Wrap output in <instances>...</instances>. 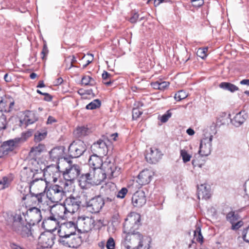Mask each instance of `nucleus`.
Here are the masks:
<instances>
[{"instance_id": "nucleus-42", "label": "nucleus", "mask_w": 249, "mask_h": 249, "mask_svg": "<svg viewBox=\"0 0 249 249\" xmlns=\"http://www.w3.org/2000/svg\"><path fill=\"white\" fill-rule=\"evenodd\" d=\"M180 156H181L183 161L184 163H186L190 161L191 156L189 154L187 151L184 149L180 150Z\"/></svg>"}, {"instance_id": "nucleus-24", "label": "nucleus", "mask_w": 249, "mask_h": 249, "mask_svg": "<svg viewBox=\"0 0 249 249\" xmlns=\"http://www.w3.org/2000/svg\"><path fill=\"white\" fill-rule=\"evenodd\" d=\"M152 175L149 170H143L139 174L137 182L141 186L148 184L151 180Z\"/></svg>"}, {"instance_id": "nucleus-53", "label": "nucleus", "mask_w": 249, "mask_h": 249, "mask_svg": "<svg viewBox=\"0 0 249 249\" xmlns=\"http://www.w3.org/2000/svg\"><path fill=\"white\" fill-rule=\"evenodd\" d=\"M243 224V222L241 220L237 221L235 223L231 224V229L233 230L239 229Z\"/></svg>"}, {"instance_id": "nucleus-50", "label": "nucleus", "mask_w": 249, "mask_h": 249, "mask_svg": "<svg viewBox=\"0 0 249 249\" xmlns=\"http://www.w3.org/2000/svg\"><path fill=\"white\" fill-rule=\"evenodd\" d=\"M242 236L245 242L249 243V226L243 231Z\"/></svg>"}, {"instance_id": "nucleus-54", "label": "nucleus", "mask_w": 249, "mask_h": 249, "mask_svg": "<svg viewBox=\"0 0 249 249\" xmlns=\"http://www.w3.org/2000/svg\"><path fill=\"white\" fill-rule=\"evenodd\" d=\"M193 6L200 7L204 4V0H191Z\"/></svg>"}, {"instance_id": "nucleus-10", "label": "nucleus", "mask_w": 249, "mask_h": 249, "mask_svg": "<svg viewBox=\"0 0 249 249\" xmlns=\"http://www.w3.org/2000/svg\"><path fill=\"white\" fill-rule=\"evenodd\" d=\"M58 242L61 245L70 248L76 249L82 243V239L81 236L75 234L70 236L59 238Z\"/></svg>"}, {"instance_id": "nucleus-60", "label": "nucleus", "mask_w": 249, "mask_h": 249, "mask_svg": "<svg viewBox=\"0 0 249 249\" xmlns=\"http://www.w3.org/2000/svg\"><path fill=\"white\" fill-rule=\"evenodd\" d=\"M151 85L154 89L160 90V81L153 82Z\"/></svg>"}, {"instance_id": "nucleus-62", "label": "nucleus", "mask_w": 249, "mask_h": 249, "mask_svg": "<svg viewBox=\"0 0 249 249\" xmlns=\"http://www.w3.org/2000/svg\"><path fill=\"white\" fill-rule=\"evenodd\" d=\"M10 247L12 249H23L20 246L17 245L14 243H11L10 244Z\"/></svg>"}, {"instance_id": "nucleus-28", "label": "nucleus", "mask_w": 249, "mask_h": 249, "mask_svg": "<svg viewBox=\"0 0 249 249\" xmlns=\"http://www.w3.org/2000/svg\"><path fill=\"white\" fill-rule=\"evenodd\" d=\"M31 189V188L29 184L22 183L18 186V190L20 193L21 200L24 202L32 193Z\"/></svg>"}, {"instance_id": "nucleus-40", "label": "nucleus", "mask_w": 249, "mask_h": 249, "mask_svg": "<svg viewBox=\"0 0 249 249\" xmlns=\"http://www.w3.org/2000/svg\"><path fill=\"white\" fill-rule=\"evenodd\" d=\"M194 237L197 242L202 244L203 242V237L201 233V229L200 227H197L194 231Z\"/></svg>"}, {"instance_id": "nucleus-6", "label": "nucleus", "mask_w": 249, "mask_h": 249, "mask_svg": "<svg viewBox=\"0 0 249 249\" xmlns=\"http://www.w3.org/2000/svg\"><path fill=\"white\" fill-rule=\"evenodd\" d=\"M65 160L68 163V166L63 172V178L66 181L72 182L80 175L81 169L79 165L72 164V161L68 160V158Z\"/></svg>"}, {"instance_id": "nucleus-44", "label": "nucleus", "mask_w": 249, "mask_h": 249, "mask_svg": "<svg viewBox=\"0 0 249 249\" xmlns=\"http://www.w3.org/2000/svg\"><path fill=\"white\" fill-rule=\"evenodd\" d=\"M207 48H199L196 52V54L202 59H204L207 56Z\"/></svg>"}, {"instance_id": "nucleus-18", "label": "nucleus", "mask_w": 249, "mask_h": 249, "mask_svg": "<svg viewBox=\"0 0 249 249\" xmlns=\"http://www.w3.org/2000/svg\"><path fill=\"white\" fill-rule=\"evenodd\" d=\"M55 235L51 232H44L40 234L38 240L41 247L43 248H51L54 244Z\"/></svg>"}, {"instance_id": "nucleus-17", "label": "nucleus", "mask_w": 249, "mask_h": 249, "mask_svg": "<svg viewBox=\"0 0 249 249\" xmlns=\"http://www.w3.org/2000/svg\"><path fill=\"white\" fill-rule=\"evenodd\" d=\"M91 150L99 156H106L108 152V147L107 142L103 140H99L95 142L91 146Z\"/></svg>"}, {"instance_id": "nucleus-30", "label": "nucleus", "mask_w": 249, "mask_h": 249, "mask_svg": "<svg viewBox=\"0 0 249 249\" xmlns=\"http://www.w3.org/2000/svg\"><path fill=\"white\" fill-rule=\"evenodd\" d=\"M50 159L53 161L57 162L62 156V150L59 147L52 149L49 152Z\"/></svg>"}, {"instance_id": "nucleus-56", "label": "nucleus", "mask_w": 249, "mask_h": 249, "mask_svg": "<svg viewBox=\"0 0 249 249\" xmlns=\"http://www.w3.org/2000/svg\"><path fill=\"white\" fill-rule=\"evenodd\" d=\"M116 196L115 193L112 192V194L109 196H107L105 198V199H104L105 201V203L107 202H111L113 201Z\"/></svg>"}, {"instance_id": "nucleus-22", "label": "nucleus", "mask_w": 249, "mask_h": 249, "mask_svg": "<svg viewBox=\"0 0 249 249\" xmlns=\"http://www.w3.org/2000/svg\"><path fill=\"white\" fill-rule=\"evenodd\" d=\"M145 193L143 191H137L132 197V203L135 207H141L146 203Z\"/></svg>"}, {"instance_id": "nucleus-49", "label": "nucleus", "mask_w": 249, "mask_h": 249, "mask_svg": "<svg viewBox=\"0 0 249 249\" xmlns=\"http://www.w3.org/2000/svg\"><path fill=\"white\" fill-rule=\"evenodd\" d=\"M127 192L128 190L127 189V188L124 187L122 188L119 191H118L117 194L116 195V196L118 198H124L125 197L126 194L127 193Z\"/></svg>"}, {"instance_id": "nucleus-39", "label": "nucleus", "mask_w": 249, "mask_h": 249, "mask_svg": "<svg viewBox=\"0 0 249 249\" xmlns=\"http://www.w3.org/2000/svg\"><path fill=\"white\" fill-rule=\"evenodd\" d=\"M101 101L99 99H95L88 104L86 106V108L87 109L92 110L99 107L101 106Z\"/></svg>"}, {"instance_id": "nucleus-12", "label": "nucleus", "mask_w": 249, "mask_h": 249, "mask_svg": "<svg viewBox=\"0 0 249 249\" xmlns=\"http://www.w3.org/2000/svg\"><path fill=\"white\" fill-rule=\"evenodd\" d=\"M58 168L55 166H48L44 171V177L46 182H55L60 176Z\"/></svg>"}, {"instance_id": "nucleus-45", "label": "nucleus", "mask_w": 249, "mask_h": 249, "mask_svg": "<svg viewBox=\"0 0 249 249\" xmlns=\"http://www.w3.org/2000/svg\"><path fill=\"white\" fill-rule=\"evenodd\" d=\"M172 113L170 110H167L165 114L160 117V121L161 122L164 123L167 122L169 119L171 117Z\"/></svg>"}, {"instance_id": "nucleus-14", "label": "nucleus", "mask_w": 249, "mask_h": 249, "mask_svg": "<svg viewBox=\"0 0 249 249\" xmlns=\"http://www.w3.org/2000/svg\"><path fill=\"white\" fill-rule=\"evenodd\" d=\"M28 222L30 225L37 224L42 219L41 211L36 207H33L26 211Z\"/></svg>"}, {"instance_id": "nucleus-9", "label": "nucleus", "mask_w": 249, "mask_h": 249, "mask_svg": "<svg viewBox=\"0 0 249 249\" xmlns=\"http://www.w3.org/2000/svg\"><path fill=\"white\" fill-rule=\"evenodd\" d=\"M46 195L51 202H58L65 196V192L62 187L55 184L49 187Z\"/></svg>"}, {"instance_id": "nucleus-25", "label": "nucleus", "mask_w": 249, "mask_h": 249, "mask_svg": "<svg viewBox=\"0 0 249 249\" xmlns=\"http://www.w3.org/2000/svg\"><path fill=\"white\" fill-rule=\"evenodd\" d=\"M46 148V146L44 144L39 143L38 144H36L34 146H33L29 153V157L34 160V161L36 163L38 164V162L36 161V158L39 156L41 153L43 152Z\"/></svg>"}, {"instance_id": "nucleus-34", "label": "nucleus", "mask_w": 249, "mask_h": 249, "mask_svg": "<svg viewBox=\"0 0 249 249\" xmlns=\"http://www.w3.org/2000/svg\"><path fill=\"white\" fill-rule=\"evenodd\" d=\"M219 87L224 89L230 91L231 92H233L239 89L236 86L228 82H222L220 84Z\"/></svg>"}, {"instance_id": "nucleus-41", "label": "nucleus", "mask_w": 249, "mask_h": 249, "mask_svg": "<svg viewBox=\"0 0 249 249\" xmlns=\"http://www.w3.org/2000/svg\"><path fill=\"white\" fill-rule=\"evenodd\" d=\"M187 96V95L186 92L183 90H180L175 94L174 98L176 101H180L186 98Z\"/></svg>"}, {"instance_id": "nucleus-51", "label": "nucleus", "mask_w": 249, "mask_h": 249, "mask_svg": "<svg viewBox=\"0 0 249 249\" xmlns=\"http://www.w3.org/2000/svg\"><path fill=\"white\" fill-rule=\"evenodd\" d=\"M94 80L89 76H84L81 80V82L83 85L86 86L89 85V83L91 82Z\"/></svg>"}, {"instance_id": "nucleus-58", "label": "nucleus", "mask_w": 249, "mask_h": 249, "mask_svg": "<svg viewBox=\"0 0 249 249\" xmlns=\"http://www.w3.org/2000/svg\"><path fill=\"white\" fill-rule=\"evenodd\" d=\"M163 2H172V1L171 0H154V4L155 6L157 7Z\"/></svg>"}, {"instance_id": "nucleus-16", "label": "nucleus", "mask_w": 249, "mask_h": 249, "mask_svg": "<svg viewBox=\"0 0 249 249\" xmlns=\"http://www.w3.org/2000/svg\"><path fill=\"white\" fill-rule=\"evenodd\" d=\"M75 226L73 222H70L61 225L58 231L59 238L76 234Z\"/></svg>"}, {"instance_id": "nucleus-64", "label": "nucleus", "mask_w": 249, "mask_h": 249, "mask_svg": "<svg viewBox=\"0 0 249 249\" xmlns=\"http://www.w3.org/2000/svg\"><path fill=\"white\" fill-rule=\"evenodd\" d=\"M241 85H246L249 86V79H243L240 82Z\"/></svg>"}, {"instance_id": "nucleus-29", "label": "nucleus", "mask_w": 249, "mask_h": 249, "mask_svg": "<svg viewBox=\"0 0 249 249\" xmlns=\"http://www.w3.org/2000/svg\"><path fill=\"white\" fill-rule=\"evenodd\" d=\"M102 157L96 153L94 154L90 157L89 160V164L93 166L92 168H100L103 165Z\"/></svg>"}, {"instance_id": "nucleus-2", "label": "nucleus", "mask_w": 249, "mask_h": 249, "mask_svg": "<svg viewBox=\"0 0 249 249\" xmlns=\"http://www.w3.org/2000/svg\"><path fill=\"white\" fill-rule=\"evenodd\" d=\"M51 215L45 218L42 223V227L47 231H53L58 223V220L64 218L65 214L68 213V210L63 204H55L48 207Z\"/></svg>"}, {"instance_id": "nucleus-21", "label": "nucleus", "mask_w": 249, "mask_h": 249, "mask_svg": "<svg viewBox=\"0 0 249 249\" xmlns=\"http://www.w3.org/2000/svg\"><path fill=\"white\" fill-rule=\"evenodd\" d=\"M163 154L158 148L154 147L150 148V152L145 156L147 162L150 163L155 164L161 158Z\"/></svg>"}, {"instance_id": "nucleus-1", "label": "nucleus", "mask_w": 249, "mask_h": 249, "mask_svg": "<svg viewBox=\"0 0 249 249\" xmlns=\"http://www.w3.org/2000/svg\"><path fill=\"white\" fill-rule=\"evenodd\" d=\"M140 220V215L136 214L133 219L131 217L130 221L126 220L124 224V232L126 236L123 244L126 249H145L142 244L143 236L139 232H135L132 226L133 225L135 229L138 228Z\"/></svg>"}, {"instance_id": "nucleus-61", "label": "nucleus", "mask_w": 249, "mask_h": 249, "mask_svg": "<svg viewBox=\"0 0 249 249\" xmlns=\"http://www.w3.org/2000/svg\"><path fill=\"white\" fill-rule=\"evenodd\" d=\"M45 97L44 100L47 102H50L52 100L53 97L48 93L44 94Z\"/></svg>"}, {"instance_id": "nucleus-37", "label": "nucleus", "mask_w": 249, "mask_h": 249, "mask_svg": "<svg viewBox=\"0 0 249 249\" xmlns=\"http://www.w3.org/2000/svg\"><path fill=\"white\" fill-rule=\"evenodd\" d=\"M47 132L46 130H43L41 131H37L35 134L34 140L35 142L37 143L44 140L47 136Z\"/></svg>"}, {"instance_id": "nucleus-19", "label": "nucleus", "mask_w": 249, "mask_h": 249, "mask_svg": "<svg viewBox=\"0 0 249 249\" xmlns=\"http://www.w3.org/2000/svg\"><path fill=\"white\" fill-rule=\"evenodd\" d=\"M22 141L21 138H16L3 142L0 146V152L2 155H7L9 152L12 151L14 148Z\"/></svg>"}, {"instance_id": "nucleus-13", "label": "nucleus", "mask_w": 249, "mask_h": 249, "mask_svg": "<svg viewBox=\"0 0 249 249\" xmlns=\"http://www.w3.org/2000/svg\"><path fill=\"white\" fill-rule=\"evenodd\" d=\"M78 182L80 187L83 189H87L94 185L91 168L79 177Z\"/></svg>"}, {"instance_id": "nucleus-20", "label": "nucleus", "mask_w": 249, "mask_h": 249, "mask_svg": "<svg viewBox=\"0 0 249 249\" xmlns=\"http://www.w3.org/2000/svg\"><path fill=\"white\" fill-rule=\"evenodd\" d=\"M38 120V116L36 112L34 111L26 110L24 113V118L20 120V126L25 125V127L29 124L35 123Z\"/></svg>"}, {"instance_id": "nucleus-35", "label": "nucleus", "mask_w": 249, "mask_h": 249, "mask_svg": "<svg viewBox=\"0 0 249 249\" xmlns=\"http://www.w3.org/2000/svg\"><path fill=\"white\" fill-rule=\"evenodd\" d=\"M12 181V179L10 177H3L2 178L0 179V190L8 188L10 186Z\"/></svg>"}, {"instance_id": "nucleus-59", "label": "nucleus", "mask_w": 249, "mask_h": 249, "mask_svg": "<svg viewBox=\"0 0 249 249\" xmlns=\"http://www.w3.org/2000/svg\"><path fill=\"white\" fill-rule=\"evenodd\" d=\"M56 120L53 116H49L48 118L47 124H52L53 123L56 122Z\"/></svg>"}, {"instance_id": "nucleus-4", "label": "nucleus", "mask_w": 249, "mask_h": 249, "mask_svg": "<svg viewBox=\"0 0 249 249\" xmlns=\"http://www.w3.org/2000/svg\"><path fill=\"white\" fill-rule=\"evenodd\" d=\"M12 225V230L22 237H28L32 235L31 225L29 222L24 221L20 212L14 214Z\"/></svg>"}, {"instance_id": "nucleus-26", "label": "nucleus", "mask_w": 249, "mask_h": 249, "mask_svg": "<svg viewBox=\"0 0 249 249\" xmlns=\"http://www.w3.org/2000/svg\"><path fill=\"white\" fill-rule=\"evenodd\" d=\"M197 196L199 199L201 197L202 199H207L211 196L209 188L207 187V185L205 183L197 185Z\"/></svg>"}, {"instance_id": "nucleus-48", "label": "nucleus", "mask_w": 249, "mask_h": 249, "mask_svg": "<svg viewBox=\"0 0 249 249\" xmlns=\"http://www.w3.org/2000/svg\"><path fill=\"white\" fill-rule=\"evenodd\" d=\"M49 53V50L47 47L46 42L44 41L42 50L41 52V58L43 60L46 59V56Z\"/></svg>"}, {"instance_id": "nucleus-7", "label": "nucleus", "mask_w": 249, "mask_h": 249, "mask_svg": "<svg viewBox=\"0 0 249 249\" xmlns=\"http://www.w3.org/2000/svg\"><path fill=\"white\" fill-rule=\"evenodd\" d=\"M46 202H47V196L43 191L37 193L32 192L24 203L28 206H35L34 207L38 206L40 208Z\"/></svg>"}, {"instance_id": "nucleus-3", "label": "nucleus", "mask_w": 249, "mask_h": 249, "mask_svg": "<svg viewBox=\"0 0 249 249\" xmlns=\"http://www.w3.org/2000/svg\"><path fill=\"white\" fill-rule=\"evenodd\" d=\"M105 170L100 168H91L94 185L100 184L108 177L111 179L117 177L120 173V168L113 162H109L103 164Z\"/></svg>"}, {"instance_id": "nucleus-15", "label": "nucleus", "mask_w": 249, "mask_h": 249, "mask_svg": "<svg viewBox=\"0 0 249 249\" xmlns=\"http://www.w3.org/2000/svg\"><path fill=\"white\" fill-rule=\"evenodd\" d=\"M213 136L210 135L209 138H203L201 140L199 146V154L202 156L209 155L212 150V142Z\"/></svg>"}, {"instance_id": "nucleus-27", "label": "nucleus", "mask_w": 249, "mask_h": 249, "mask_svg": "<svg viewBox=\"0 0 249 249\" xmlns=\"http://www.w3.org/2000/svg\"><path fill=\"white\" fill-rule=\"evenodd\" d=\"M247 118V114L244 111H240L237 113L231 121L233 125L239 127L245 122Z\"/></svg>"}, {"instance_id": "nucleus-47", "label": "nucleus", "mask_w": 249, "mask_h": 249, "mask_svg": "<svg viewBox=\"0 0 249 249\" xmlns=\"http://www.w3.org/2000/svg\"><path fill=\"white\" fill-rule=\"evenodd\" d=\"M33 133V130L32 129L29 130L25 132L22 133V137H21V138H20L21 139H22V141H20V142H23L27 139L30 137L32 135Z\"/></svg>"}, {"instance_id": "nucleus-55", "label": "nucleus", "mask_w": 249, "mask_h": 249, "mask_svg": "<svg viewBox=\"0 0 249 249\" xmlns=\"http://www.w3.org/2000/svg\"><path fill=\"white\" fill-rule=\"evenodd\" d=\"M139 15L138 13L134 12L132 13V16L129 19L131 23H136L139 18Z\"/></svg>"}, {"instance_id": "nucleus-33", "label": "nucleus", "mask_w": 249, "mask_h": 249, "mask_svg": "<svg viewBox=\"0 0 249 249\" xmlns=\"http://www.w3.org/2000/svg\"><path fill=\"white\" fill-rule=\"evenodd\" d=\"M34 170L35 172H34V178L32 180H44V172L39 167L38 164L37 166L34 168Z\"/></svg>"}, {"instance_id": "nucleus-38", "label": "nucleus", "mask_w": 249, "mask_h": 249, "mask_svg": "<svg viewBox=\"0 0 249 249\" xmlns=\"http://www.w3.org/2000/svg\"><path fill=\"white\" fill-rule=\"evenodd\" d=\"M103 83L107 86H110L112 83L111 81L112 75L106 71H104L102 75Z\"/></svg>"}, {"instance_id": "nucleus-57", "label": "nucleus", "mask_w": 249, "mask_h": 249, "mask_svg": "<svg viewBox=\"0 0 249 249\" xmlns=\"http://www.w3.org/2000/svg\"><path fill=\"white\" fill-rule=\"evenodd\" d=\"M169 85V82L167 81H160V90H164Z\"/></svg>"}, {"instance_id": "nucleus-63", "label": "nucleus", "mask_w": 249, "mask_h": 249, "mask_svg": "<svg viewBox=\"0 0 249 249\" xmlns=\"http://www.w3.org/2000/svg\"><path fill=\"white\" fill-rule=\"evenodd\" d=\"M63 82V79L61 77L57 78L54 82L55 85H60Z\"/></svg>"}, {"instance_id": "nucleus-5", "label": "nucleus", "mask_w": 249, "mask_h": 249, "mask_svg": "<svg viewBox=\"0 0 249 249\" xmlns=\"http://www.w3.org/2000/svg\"><path fill=\"white\" fill-rule=\"evenodd\" d=\"M68 212L69 213H73L77 212L81 206H85V195H71L67 198L64 202Z\"/></svg>"}, {"instance_id": "nucleus-36", "label": "nucleus", "mask_w": 249, "mask_h": 249, "mask_svg": "<svg viewBox=\"0 0 249 249\" xmlns=\"http://www.w3.org/2000/svg\"><path fill=\"white\" fill-rule=\"evenodd\" d=\"M240 219L239 215L234 212H230L226 215V219L231 224L235 223Z\"/></svg>"}, {"instance_id": "nucleus-32", "label": "nucleus", "mask_w": 249, "mask_h": 249, "mask_svg": "<svg viewBox=\"0 0 249 249\" xmlns=\"http://www.w3.org/2000/svg\"><path fill=\"white\" fill-rule=\"evenodd\" d=\"M90 132V130L85 126L78 127L75 131V135L79 138H82Z\"/></svg>"}, {"instance_id": "nucleus-52", "label": "nucleus", "mask_w": 249, "mask_h": 249, "mask_svg": "<svg viewBox=\"0 0 249 249\" xmlns=\"http://www.w3.org/2000/svg\"><path fill=\"white\" fill-rule=\"evenodd\" d=\"M106 247L107 249H114L115 242L112 237L109 238L107 241Z\"/></svg>"}, {"instance_id": "nucleus-11", "label": "nucleus", "mask_w": 249, "mask_h": 249, "mask_svg": "<svg viewBox=\"0 0 249 249\" xmlns=\"http://www.w3.org/2000/svg\"><path fill=\"white\" fill-rule=\"evenodd\" d=\"M85 205L91 213H98L105 205L104 198L100 196H96L89 201H85Z\"/></svg>"}, {"instance_id": "nucleus-43", "label": "nucleus", "mask_w": 249, "mask_h": 249, "mask_svg": "<svg viewBox=\"0 0 249 249\" xmlns=\"http://www.w3.org/2000/svg\"><path fill=\"white\" fill-rule=\"evenodd\" d=\"M7 124V121L6 116L2 114L0 116V131L6 129Z\"/></svg>"}, {"instance_id": "nucleus-46", "label": "nucleus", "mask_w": 249, "mask_h": 249, "mask_svg": "<svg viewBox=\"0 0 249 249\" xmlns=\"http://www.w3.org/2000/svg\"><path fill=\"white\" fill-rule=\"evenodd\" d=\"M142 114V111L138 107L134 108L132 110V118L133 119H137Z\"/></svg>"}, {"instance_id": "nucleus-8", "label": "nucleus", "mask_w": 249, "mask_h": 249, "mask_svg": "<svg viewBox=\"0 0 249 249\" xmlns=\"http://www.w3.org/2000/svg\"><path fill=\"white\" fill-rule=\"evenodd\" d=\"M87 147L83 141H74L68 148V155L71 158H77L82 156L86 151Z\"/></svg>"}, {"instance_id": "nucleus-23", "label": "nucleus", "mask_w": 249, "mask_h": 249, "mask_svg": "<svg viewBox=\"0 0 249 249\" xmlns=\"http://www.w3.org/2000/svg\"><path fill=\"white\" fill-rule=\"evenodd\" d=\"M34 168L24 167L20 172V179L23 182L30 184L34 178Z\"/></svg>"}, {"instance_id": "nucleus-31", "label": "nucleus", "mask_w": 249, "mask_h": 249, "mask_svg": "<svg viewBox=\"0 0 249 249\" xmlns=\"http://www.w3.org/2000/svg\"><path fill=\"white\" fill-rule=\"evenodd\" d=\"M48 183L46 182L45 180H32L30 182V186L32 188H36L38 190L45 189L47 187Z\"/></svg>"}]
</instances>
